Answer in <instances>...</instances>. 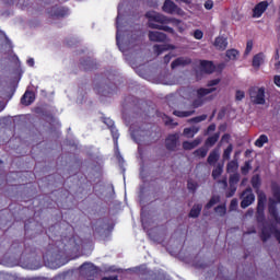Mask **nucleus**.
<instances>
[{"label":"nucleus","mask_w":280,"mask_h":280,"mask_svg":"<svg viewBox=\"0 0 280 280\" xmlns=\"http://www.w3.org/2000/svg\"><path fill=\"white\" fill-rule=\"evenodd\" d=\"M147 19H149V27L152 30H163L164 32H168L170 34H174V28L170 26H163L155 23H170L173 20H170L167 16L156 13L155 11H149L145 14Z\"/></svg>","instance_id":"obj_2"},{"label":"nucleus","mask_w":280,"mask_h":280,"mask_svg":"<svg viewBox=\"0 0 280 280\" xmlns=\"http://www.w3.org/2000/svg\"><path fill=\"white\" fill-rule=\"evenodd\" d=\"M190 63H191V59L179 57L172 62L171 67L172 69H178V67H185Z\"/></svg>","instance_id":"obj_16"},{"label":"nucleus","mask_w":280,"mask_h":280,"mask_svg":"<svg viewBox=\"0 0 280 280\" xmlns=\"http://www.w3.org/2000/svg\"><path fill=\"white\" fill-rule=\"evenodd\" d=\"M172 23H173V25H176V27L178 28V32H180V34H183V32H185V30H187V25H185L183 22H180V20L173 19Z\"/></svg>","instance_id":"obj_31"},{"label":"nucleus","mask_w":280,"mask_h":280,"mask_svg":"<svg viewBox=\"0 0 280 280\" xmlns=\"http://www.w3.org/2000/svg\"><path fill=\"white\" fill-rule=\"evenodd\" d=\"M218 139H220V133H214L213 136L209 137L206 140L207 148H213V145H215V143H218Z\"/></svg>","instance_id":"obj_25"},{"label":"nucleus","mask_w":280,"mask_h":280,"mask_svg":"<svg viewBox=\"0 0 280 280\" xmlns=\"http://www.w3.org/2000/svg\"><path fill=\"white\" fill-rule=\"evenodd\" d=\"M237 167H240L237 161L233 160L228 164L226 170L229 174H235V172H237Z\"/></svg>","instance_id":"obj_29"},{"label":"nucleus","mask_w":280,"mask_h":280,"mask_svg":"<svg viewBox=\"0 0 280 280\" xmlns=\"http://www.w3.org/2000/svg\"><path fill=\"white\" fill-rule=\"evenodd\" d=\"M67 248L70 250H78V243H75V238H70Z\"/></svg>","instance_id":"obj_37"},{"label":"nucleus","mask_w":280,"mask_h":280,"mask_svg":"<svg viewBox=\"0 0 280 280\" xmlns=\"http://www.w3.org/2000/svg\"><path fill=\"white\" fill-rule=\"evenodd\" d=\"M233 152V144H230L223 152L224 161H229L231 159V153Z\"/></svg>","instance_id":"obj_33"},{"label":"nucleus","mask_w":280,"mask_h":280,"mask_svg":"<svg viewBox=\"0 0 280 280\" xmlns=\"http://www.w3.org/2000/svg\"><path fill=\"white\" fill-rule=\"evenodd\" d=\"M218 202H220V197L219 196H213L210 199V201L207 203L206 208L211 209V207H213V205H218Z\"/></svg>","instance_id":"obj_34"},{"label":"nucleus","mask_w":280,"mask_h":280,"mask_svg":"<svg viewBox=\"0 0 280 280\" xmlns=\"http://www.w3.org/2000/svg\"><path fill=\"white\" fill-rule=\"evenodd\" d=\"M273 82H275L276 86H279V88H280V75H276V77L273 78Z\"/></svg>","instance_id":"obj_50"},{"label":"nucleus","mask_w":280,"mask_h":280,"mask_svg":"<svg viewBox=\"0 0 280 280\" xmlns=\"http://www.w3.org/2000/svg\"><path fill=\"white\" fill-rule=\"evenodd\" d=\"M253 51V42H247L245 54L248 55Z\"/></svg>","instance_id":"obj_46"},{"label":"nucleus","mask_w":280,"mask_h":280,"mask_svg":"<svg viewBox=\"0 0 280 280\" xmlns=\"http://www.w3.org/2000/svg\"><path fill=\"white\" fill-rule=\"evenodd\" d=\"M67 15V11H65V9L62 8H52L51 12H50V16H66Z\"/></svg>","instance_id":"obj_27"},{"label":"nucleus","mask_w":280,"mask_h":280,"mask_svg":"<svg viewBox=\"0 0 280 280\" xmlns=\"http://www.w3.org/2000/svg\"><path fill=\"white\" fill-rule=\"evenodd\" d=\"M198 130H200V129L196 126L190 127V128H185L183 135L187 139H192V137H196V135H198Z\"/></svg>","instance_id":"obj_22"},{"label":"nucleus","mask_w":280,"mask_h":280,"mask_svg":"<svg viewBox=\"0 0 280 280\" xmlns=\"http://www.w3.org/2000/svg\"><path fill=\"white\" fill-rule=\"evenodd\" d=\"M229 139H231V136L229 135H224L221 139V141L225 142V143H229Z\"/></svg>","instance_id":"obj_51"},{"label":"nucleus","mask_w":280,"mask_h":280,"mask_svg":"<svg viewBox=\"0 0 280 280\" xmlns=\"http://www.w3.org/2000/svg\"><path fill=\"white\" fill-rule=\"evenodd\" d=\"M245 93L242 90H237L236 94H235V100H237V102H242V100L245 97Z\"/></svg>","instance_id":"obj_41"},{"label":"nucleus","mask_w":280,"mask_h":280,"mask_svg":"<svg viewBox=\"0 0 280 280\" xmlns=\"http://www.w3.org/2000/svg\"><path fill=\"white\" fill-rule=\"evenodd\" d=\"M192 36L194 38H196V40H202L205 33L200 30H196L195 32H192Z\"/></svg>","instance_id":"obj_38"},{"label":"nucleus","mask_w":280,"mask_h":280,"mask_svg":"<svg viewBox=\"0 0 280 280\" xmlns=\"http://www.w3.org/2000/svg\"><path fill=\"white\" fill-rule=\"evenodd\" d=\"M229 43H226V38L224 37H217L214 40V47H217V49H226Z\"/></svg>","instance_id":"obj_23"},{"label":"nucleus","mask_w":280,"mask_h":280,"mask_svg":"<svg viewBox=\"0 0 280 280\" xmlns=\"http://www.w3.org/2000/svg\"><path fill=\"white\" fill-rule=\"evenodd\" d=\"M268 143V136L266 135H261L256 141H255V145L257 148H264V144Z\"/></svg>","instance_id":"obj_30"},{"label":"nucleus","mask_w":280,"mask_h":280,"mask_svg":"<svg viewBox=\"0 0 280 280\" xmlns=\"http://www.w3.org/2000/svg\"><path fill=\"white\" fill-rule=\"evenodd\" d=\"M275 235L276 240H278V242H280V232L272 229V228H267L266 225H264L262 230H261V240L262 242H267L268 238L270 237V235Z\"/></svg>","instance_id":"obj_9"},{"label":"nucleus","mask_w":280,"mask_h":280,"mask_svg":"<svg viewBox=\"0 0 280 280\" xmlns=\"http://www.w3.org/2000/svg\"><path fill=\"white\" fill-rule=\"evenodd\" d=\"M273 199H270L269 214L277 226H280V218L277 214V205H280V187L277 185L272 186Z\"/></svg>","instance_id":"obj_3"},{"label":"nucleus","mask_w":280,"mask_h":280,"mask_svg":"<svg viewBox=\"0 0 280 280\" xmlns=\"http://www.w3.org/2000/svg\"><path fill=\"white\" fill-rule=\"evenodd\" d=\"M250 233H255V231L252 230V231H247V232H246L247 235H250Z\"/></svg>","instance_id":"obj_62"},{"label":"nucleus","mask_w":280,"mask_h":280,"mask_svg":"<svg viewBox=\"0 0 280 280\" xmlns=\"http://www.w3.org/2000/svg\"><path fill=\"white\" fill-rule=\"evenodd\" d=\"M215 130V125H210L208 127V132H213Z\"/></svg>","instance_id":"obj_54"},{"label":"nucleus","mask_w":280,"mask_h":280,"mask_svg":"<svg viewBox=\"0 0 280 280\" xmlns=\"http://www.w3.org/2000/svg\"><path fill=\"white\" fill-rule=\"evenodd\" d=\"M223 187H226V179H223L222 182Z\"/></svg>","instance_id":"obj_61"},{"label":"nucleus","mask_w":280,"mask_h":280,"mask_svg":"<svg viewBox=\"0 0 280 280\" xmlns=\"http://www.w3.org/2000/svg\"><path fill=\"white\" fill-rule=\"evenodd\" d=\"M222 167L223 166L221 164H218L212 171V177L214 178V180L220 178V176L222 175Z\"/></svg>","instance_id":"obj_32"},{"label":"nucleus","mask_w":280,"mask_h":280,"mask_svg":"<svg viewBox=\"0 0 280 280\" xmlns=\"http://www.w3.org/2000/svg\"><path fill=\"white\" fill-rule=\"evenodd\" d=\"M273 60L277 62L279 61V50L276 51L275 56H273Z\"/></svg>","instance_id":"obj_55"},{"label":"nucleus","mask_w":280,"mask_h":280,"mask_svg":"<svg viewBox=\"0 0 280 280\" xmlns=\"http://www.w3.org/2000/svg\"><path fill=\"white\" fill-rule=\"evenodd\" d=\"M212 98H213V96L208 97V100H212Z\"/></svg>","instance_id":"obj_64"},{"label":"nucleus","mask_w":280,"mask_h":280,"mask_svg":"<svg viewBox=\"0 0 280 280\" xmlns=\"http://www.w3.org/2000/svg\"><path fill=\"white\" fill-rule=\"evenodd\" d=\"M198 185L191 180L188 182V189L189 191H196Z\"/></svg>","instance_id":"obj_44"},{"label":"nucleus","mask_w":280,"mask_h":280,"mask_svg":"<svg viewBox=\"0 0 280 280\" xmlns=\"http://www.w3.org/2000/svg\"><path fill=\"white\" fill-rule=\"evenodd\" d=\"M208 152H209V150H207L205 148H200L197 151H195V155L200 156L201 159H205V156H207Z\"/></svg>","instance_id":"obj_35"},{"label":"nucleus","mask_w":280,"mask_h":280,"mask_svg":"<svg viewBox=\"0 0 280 280\" xmlns=\"http://www.w3.org/2000/svg\"><path fill=\"white\" fill-rule=\"evenodd\" d=\"M180 136L178 133L171 135L166 138V148L167 150H174L178 143Z\"/></svg>","instance_id":"obj_15"},{"label":"nucleus","mask_w":280,"mask_h":280,"mask_svg":"<svg viewBox=\"0 0 280 280\" xmlns=\"http://www.w3.org/2000/svg\"><path fill=\"white\" fill-rule=\"evenodd\" d=\"M121 5H118V15L116 19V27H117V33H116V43L120 49V51H126L128 49V46L126 44V33L124 32V27L121 26Z\"/></svg>","instance_id":"obj_4"},{"label":"nucleus","mask_w":280,"mask_h":280,"mask_svg":"<svg viewBox=\"0 0 280 280\" xmlns=\"http://www.w3.org/2000/svg\"><path fill=\"white\" fill-rule=\"evenodd\" d=\"M268 1H261L258 4L255 5L253 9V18L254 19H261V15L266 10H268Z\"/></svg>","instance_id":"obj_10"},{"label":"nucleus","mask_w":280,"mask_h":280,"mask_svg":"<svg viewBox=\"0 0 280 280\" xmlns=\"http://www.w3.org/2000/svg\"><path fill=\"white\" fill-rule=\"evenodd\" d=\"M200 211H202V205H195L190 210V218H198L200 215Z\"/></svg>","instance_id":"obj_28"},{"label":"nucleus","mask_w":280,"mask_h":280,"mask_svg":"<svg viewBox=\"0 0 280 280\" xmlns=\"http://www.w3.org/2000/svg\"><path fill=\"white\" fill-rule=\"evenodd\" d=\"M105 124L108 126V128H110V132H112V136H113V139H114V143L116 145V154H117V152H118L117 139H119V132L117 131V128H115V122L113 120L106 119Z\"/></svg>","instance_id":"obj_14"},{"label":"nucleus","mask_w":280,"mask_h":280,"mask_svg":"<svg viewBox=\"0 0 280 280\" xmlns=\"http://www.w3.org/2000/svg\"><path fill=\"white\" fill-rule=\"evenodd\" d=\"M247 215H253V211L248 210Z\"/></svg>","instance_id":"obj_63"},{"label":"nucleus","mask_w":280,"mask_h":280,"mask_svg":"<svg viewBox=\"0 0 280 280\" xmlns=\"http://www.w3.org/2000/svg\"><path fill=\"white\" fill-rule=\"evenodd\" d=\"M237 209V199H232L230 203V211H235Z\"/></svg>","instance_id":"obj_45"},{"label":"nucleus","mask_w":280,"mask_h":280,"mask_svg":"<svg viewBox=\"0 0 280 280\" xmlns=\"http://www.w3.org/2000/svg\"><path fill=\"white\" fill-rule=\"evenodd\" d=\"M265 61H266V55H264V52L257 54L253 58V67L255 69H259Z\"/></svg>","instance_id":"obj_18"},{"label":"nucleus","mask_w":280,"mask_h":280,"mask_svg":"<svg viewBox=\"0 0 280 280\" xmlns=\"http://www.w3.org/2000/svg\"><path fill=\"white\" fill-rule=\"evenodd\" d=\"M164 124L166 126H178V124L174 122V120H172L170 117L165 116L164 118Z\"/></svg>","instance_id":"obj_42"},{"label":"nucleus","mask_w":280,"mask_h":280,"mask_svg":"<svg viewBox=\"0 0 280 280\" xmlns=\"http://www.w3.org/2000/svg\"><path fill=\"white\" fill-rule=\"evenodd\" d=\"M3 108H5V105L3 104V102L0 101V113L1 110H3Z\"/></svg>","instance_id":"obj_57"},{"label":"nucleus","mask_w":280,"mask_h":280,"mask_svg":"<svg viewBox=\"0 0 280 280\" xmlns=\"http://www.w3.org/2000/svg\"><path fill=\"white\" fill-rule=\"evenodd\" d=\"M102 280H117V277L103 278Z\"/></svg>","instance_id":"obj_58"},{"label":"nucleus","mask_w":280,"mask_h":280,"mask_svg":"<svg viewBox=\"0 0 280 280\" xmlns=\"http://www.w3.org/2000/svg\"><path fill=\"white\" fill-rule=\"evenodd\" d=\"M26 62H27L28 67H34V58L27 59Z\"/></svg>","instance_id":"obj_53"},{"label":"nucleus","mask_w":280,"mask_h":280,"mask_svg":"<svg viewBox=\"0 0 280 280\" xmlns=\"http://www.w3.org/2000/svg\"><path fill=\"white\" fill-rule=\"evenodd\" d=\"M201 142H202V140L200 138H197L191 142L185 141L183 143V148H184V150H194V148H198V145H200Z\"/></svg>","instance_id":"obj_21"},{"label":"nucleus","mask_w":280,"mask_h":280,"mask_svg":"<svg viewBox=\"0 0 280 280\" xmlns=\"http://www.w3.org/2000/svg\"><path fill=\"white\" fill-rule=\"evenodd\" d=\"M177 2H182V3H191V0H175Z\"/></svg>","instance_id":"obj_56"},{"label":"nucleus","mask_w":280,"mask_h":280,"mask_svg":"<svg viewBox=\"0 0 280 280\" xmlns=\"http://www.w3.org/2000/svg\"><path fill=\"white\" fill-rule=\"evenodd\" d=\"M248 170H250V163L246 162L245 165L242 167L243 174H247Z\"/></svg>","instance_id":"obj_48"},{"label":"nucleus","mask_w":280,"mask_h":280,"mask_svg":"<svg viewBox=\"0 0 280 280\" xmlns=\"http://www.w3.org/2000/svg\"><path fill=\"white\" fill-rule=\"evenodd\" d=\"M60 266H62V264H60V262H56V265H55V266H52V268H60Z\"/></svg>","instance_id":"obj_60"},{"label":"nucleus","mask_w":280,"mask_h":280,"mask_svg":"<svg viewBox=\"0 0 280 280\" xmlns=\"http://www.w3.org/2000/svg\"><path fill=\"white\" fill-rule=\"evenodd\" d=\"M131 137H132L133 141H136L137 143H139V141H141V139L137 138V132L131 133Z\"/></svg>","instance_id":"obj_52"},{"label":"nucleus","mask_w":280,"mask_h":280,"mask_svg":"<svg viewBox=\"0 0 280 280\" xmlns=\"http://www.w3.org/2000/svg\"><path fill=\"white\" fill-rule=\"evenodd\" d=\"M162 10L166 14H176L177 16H185V11H183V9H180L172 0H165Z\"/></svg>","instance_id":"obj_6"},{"label":"nucleus","mask_w":280,"mask_h":280,"mask_svg":"<svg viewBox=\"0 0 280 280\" xmlns=\"http://www.w3.org/2000/svg\"><path fill=\"white\" fill-rule=\"evenodd\" d=\"M207 119V115H201V116H197L192 119H190V121H194V124H200V121H205Z\"/></svg>","instance_id":"obj_40"},{"label":"nucleus","mask_w":280,"mask_h":280,"mask_svg":"<svg viewBox=\"0 0 280 280\" xmlns=\"http://www.w3.org/2000/svg\"><path fill=\"white\" fill-rule=\"evenodd\" d=\"M80 272L82 275L90 276V278H88V280H95V279H93V275H95L97 272V269L95 268V265H93L92 262H84L80 267Z\"/></svg>","instance_id":"obj_8"},{"label":"nucleus","mask_w":280,"mask_h":280,"mask_svg":"<svg viewBox=\"0 0 280 280\" xmlns=\"http://www.w3.org/2000/svg\"><path fill=\"white\" fill-rule=\"evenodd\" d=\"M252 185L255 189H257V187H259V177L258 176H254L252 178Z\"/></svg>","instance_id":"obj_43"},{"label":"nucleus","mask_w":280,"mask_h":280,"mask_svg":"<svg viewBox=\"0 0 280 280\" xmlns=\"http://www.w3.org/2000/svg\"><path fill=\"white\" fill-rule=\"evenodd\" d=\"M220 161V149H214L208 156L209 165H215Z\"/></svg>","instance_id":"obj_19"},{"label":"nucleus","mask_w":280,"mask_h":280,"mask_svg":"<svg viewBox=\"0 0 280 280\" xmlns=\"http://www.w3.org/2000/svg\"><path fill=\"white\" fill-rule=\"evenodd\" d=\"M266 202V196L259 195L258 207H257V221L264 222V205Z\"/></svg>","instance_id":"obj_13"},{"label":"nucleus","mask_w":280,"mask_h":280,"mask_svg":"<svg viewBox=\"0 0 280 280\" xmlns=\"http://www.w3.org/2000/svg\"><path fill=\"white\" fill-rule=\"evenodd\" d=\"M195 110L194 109H189V110H175L173 113V115H175V117H191V115H194Z\"/></svg>","instance_id":"obj_26"},{"label":"nucleus","mask_w":280,"mask_h":280,"mask_svg":"<svg viewBox=\"0 0 280 280\" xmlns=\"http://www.w3.org/2000/svg\"><path fill=\"white\" fill-rule=\"evenodd\" d=\"M172 58H174V55L172 54H168L164 57V62L165 65L170 63V60H172Z\"/></svg>","instance_id":"obj_49"},{"label":"nucleus","mask_w":280,"mask_h":280,"mask_svg":"<svg viewBox=\"0 0 280 280\" xmlns=\"http://www.w3.org/2000/svg\"><path fill=\"white\" fill-rule=\"evenodd\" d=\"M254 202H255V195L253 194V189L247 188L242 194L241 207L242 209H246L247 207H250Z\"/></svg>","instance_id":"obj_7"},{"label":"nucleus","mask_w":280,"mask_h":280,"mask_svg":"<svg viewBox=\"0 0 280 280\" xmlns=\"http://www.w3.org/2000/svg\"><path fill=\"white\" fill-rule=\"evenodd\" d=\"M218 84H220V79H214L208 82L209 88H206V89L202 88V89H199L197 92H192L189 98V102L191 103V107L199 108V106H202V104H205V97L215 92L217 89L214 86H218Z\"/></svg>","instance_id":"obj_1"},{"label":"nucleus","mask_w":280,"mask_h":280,"mask_svg":"<svg viewBox=\"0 0 280 280\" xmlns=\"http://www.w3.org/2000/svg\"><path fill=\"white\" fill-rule=\"evenodd\" d=\"M34 100H36L34 92L26 91L21 98V103L24 106H30V104H33Z\"/></svg>","instance_id":"obj_17"},{"label":"nucleus","mask_w":280,"mask_h":280,"mask_svg":"<svg viewBox=\"0 0 280 280\" xmlns=\"http://www.w3.org/2000/svg\"><path fill=\"white\" fill-rule=\"evenodd\" d=\"M275 68H276V69H280V61H276Z\"/></svg>","instance_id":"obj_59"},{"label":"nucleus","mask_w":280,"mask_h":280,"mask_svg":"<svg viewBox=\"0 0 280 280\" xmlns=\"http://www.w3.org/2000/svg\"><path fill=\"white\" fill-rule=\"evenodd\" d=\"M215 213H217V215H220V217L225 215L226 214V207H224V206L217 207L215 208Z\"/></svg>","instance_id":"obj_39"},{"label":"nucleus","mask_w":280,"mask_h":280,"mask_svg":"<svg viewBox=\"0 0 280 280\" xmlns=\"http://www.w3.org/2000/svg\"><path fill=\"white\" fill-rule=\"evenodd\" d=\"M203 5H205L206 10H212L213 9L212 0L206 1Z\"/></svg>","instance_id":"obj_47"},{"label":"nucleus","mask_w":280,"mask_h":280,"mask_svg":"<svg viewBox=\"0 0 280 280\" xmlns=\"http://www.w3.org/2000/svg\"><path fill=\"white\" fill-rule=\"evenodd\" d=\"M149 40H152L153 43H165V40H167V35L159 31H151L149 32Z\"/></svg>","instance_id":"obj_11"},{"label":"nucleus","mask_w":280,"mask_h":280,"mask_svg":"<svg viewBox=\"0 0 280 280\" xmlns=\"http://www.w3.org/2000/svg\"><path fill=\"white\" fill-rule=\"evenodd\" d=\"M240 183V175L238 174H233L230 176V191L228 192V198H231L235 195V191L237 188L235 187Z\"/></svg>","instance_id":"obj_12"},{"label":"nucleus","mask_w":280,"mask_h":280,"mask_svg":"<svg viewBox=\"0 0 280 280\" xmlns=\"http://www.w3.org/2000/svg\"><path fill=\"white\" fill-rule=\"evenodd\" d=\"M240 52H237V50L232 49V50H228L226 51V57L229 58V60H235V58H237Z\"/></svg>","instance_id":"obj_36"},{"label":"nucleus","mask_w":280,"mask_h":280,"mask_svg":"<svg viewBox=\"0 0 280 280\" xmlns=\"http://www.w3.org/2000/svg\"><path fill=\"white\" fill-rule=\"evenodd\" d=\"M200 67L205 73H213L215 71V66L211 61H201Z\"/></svg>","instance_id":"obj_20"},{"label":"nucleus","mask_w":280,"mask_h":280,"mask_svg":"<svg viewBox=\"0 0 280 280\" xmlns=\"http://www.w3.org/2000/svg\"><path fill=\"white\" fill-rule=\"evenodd\" d=\"M174 45H155L154 46V51L158 54V56H161L163 51H167L170 49H174Z\"/></svg>","instance_id":"obj_24"},{"label":"nucleus","mask_w":280,"mask_h":280,"mask_svg":"<svg viewBox=\"0 0 280 280\" xmlns=\"http://www.w3.org/2000/svg\"><path fill=\"white\" fill-rule=\"evenodd\" d=\"M249 97L253 104H266V90L264 88H252Z\"/></svg>","instance_id":"obj_5"}]
</instances>
